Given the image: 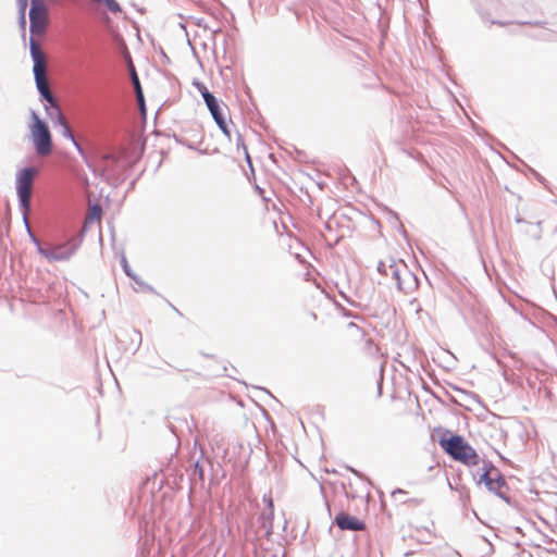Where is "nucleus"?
I'll return each mask as SVG.
<instances>
[{"label": "nucleus", "mask_w": 557, "mask_h": 557, "mask_svg": "<svg viewBox=\"0 0 557 557\" xmlns=\"http://www.w3.org/2000/svg\"><path fill=\"white\" fill-rule=\"evenodd\" d=\"M29 46L30 55L34 62L33 73L36 87L41 97L57 111V121L62 126L63 137L70 139L76 147H78L71 127L65 116L63 115L57 99L50 90L49 82L47 78V55L37 41L32 39Z\"/></svg>", "instance_id": "f257e3e1"}, {"label": "nucleus", "mask_w": 557, "mask_h": 557, "mask_svg": "<svg viewBox=\"0 0 557 557\" xmlns=\"http://www.w3.org/2000/svg\"><path fill=\"white\" fill-rule=\"evenodd\" d=\"M441 447L454 459L466 466H476L480 457L460 435H453L449 438L440 441Z\"/></svg>", "instance_id": "f03ea898"}, {"label": "nucleus", "mask_w": 557, "mask_h": 557, "mask_svg": "<svg viewBox=\"0 0 557 557\" xmlns=\"http://www.w3.org/2000/svg\"><path fill=\"white\" fill-rule=\"evenodd\" d=\"M29 132L37 154L49 156L52 151V135L47 123L35 112L32 113Z\"/></svg>", "instance_id": "7ed1b4c3"}, {"label": "nucleus", "mask_w": 557, "mask_h": 557, "mask_svg": "<svg viewBox=\"0 0 557 557\" xmlns=\"http://www.w3.org/2000/svg\"><path fill=\"white\" fill-rule=\"evenodd\" d=\"M37 175L35 168H25L17 173L16 191L23 211L26 213L30 207L32 188L34 178Z\"/></svg>", "instance_id": "20e7f679"}, {"label": "nucleus", "mask_w": 557, "mask_h": 557, "mask_svg": "<svg viewBox=\"0 0 557 557\" xmlns=\"http://www.w3.org/2000/svg\"><path fill=\"white\" fill-rule=\"evenodd\" d=\"M377 270L382 274L395 278L399 289H405L407 285L412 281V274L408 270L407 265L401 261H395L389 259V263L386 264L384 261L379 262Z\"/></svg>", "instance_id": "39448f33"}, {"label": "nucleus", "mask_w": 557, "mask_h": 557, "mask_svg": "<svg viewBox=\"0 0 557 557\" xmlns=\"http://www.w3.org/2000/svg\"><path fill=\"white\" fill-rule=\"evenodd\" d=\"M30 32L40 35L48 24V12L42 0H32L29 10Z\"/></svg>", "instance_id": "423d86ee"}, {"label": "nucleus", "mask_w": 557, "mask_h": 557, "mask_svg": "<svg viewBox=\"0 0 557 557\" xmlns=\"http://www.w3.org/2000/svg\"><path fill=\"white\" fill-rule=\"evenodd\" d=\"M39 253L50 262L63 261L71 258L74 252L73 247L67 244L53 246L50 248H38Z\"/></svg>", "instance_id": "0eeeda50"}, {"label": "nucleus", "mask_w": 557, "mask_h": 557, "mask_svg": "<svg viewBox=\"0 0 557 557\" xmlns=\"http://www.w3.org/2000/svg\"><path fill=\"white\" fill-rule=\"evenodd\" d=\"M201 94H202L203 100H205L210 113L212 114L214 121L216 122L219 127L225 134H227L226 123L221 113L218 100L211 92L208 91V89L206 87L202 88Z\"/></svg>", "instance_id": "6e6552de"}, {"label": "nucleus", "mask_w": 557, "mask_h": 557, "mask_svg": "<svg viewBox=\"0 0 557 557\" xmlns=\"http://www.w3.org/2000/svg\"><path fill=\"white\" fill-rule=\"evenodd\" d=\"M335 523L341 530L363 531L366 524L355 516L346 512H339L335 517Z\"/></svg>", "instance_id": "1a4fd4ad"}, {"label": "nucleus", "mask_w": 557, "mask_h": 557, "mask_svg": "<svg viewBox=\"0 0 557 557\" xmlns=\"http://www.w3.org/2000/svg\"><path fill=\"white\" fill-rule=\"evenodd\" d=\"M480 482H483L486 487L493 492L498 491L503 485V481L493 466H490V468L484 471L480 478Z\"/></svg>", "instance_id": "9d476101"}, {"label": "nucleus", "mask_w": 557, "mask_h": 557, "mask_svg": "<svg viewBox=\"0 0 557 557\" xmlns=\"http://www.w3.org/2000/svg\"><path fill=\"white\" fill-rule=\"evenodd\" d=\"M344 336H346L351 342H355L362 338L363 332L356 323L349 322L344 330Z\"/></svg>", "instance_id": "9b49d317"}, {"label": "nucleus", "mask_w": 557, "mask_h": 557, "mask_svg": "<svg viewBox=\"0 0 557 557\" xmlns=\"http://www.w3.org/2000/svg\"><path fill=\"white\" fill-rule=\"evenodd\" d=\"M133 82H134V85H135V88H136V94H137L138 101L143 104V102H144L143 91H141V88H140V85H139V81H138V77H137L136 73H133Z\"/></svg>", "instance_id": "f8f14e48"}, {"label": "nucleus", "mask_w": 557, "mask_h": 557, "mask_svg": "<svg viewBox=\"0 0 557 557\" xmlns=\"http://www.w3.org/2000/svg\"><path fill=\"white\" fill-rule=\"evenodd\" d=\"M122 267H123V270L124 272L129 276L132 277L133 280H135L136 282L137 281V277L133 274L132 270H131V267L127 262V260L125 258L122 259Z\"/></svg>", "instance_id": "ddd939ff"}, {"label": "nucleus", "mask_w": 557, "mask_h": 557, "mask_svg": "<svg viewBox=\"0 0 557 557\" xmlns=\"http://www.w3.org/2000/svg\"><path fill=\"white\" fill-rule=\"evenodd\" d=\"M101 216V209L98 206L92 207L90 211V219H97L100 220Z\"/></svg>", "instance_id": "4468645a"}, {"label": "nucleus", "mask_w": 557, "mask_h": 557, "mask_svg": "<svg viewBox=\"0 0 557 557\" xmlns=\"http://www.w3.org/2000/svg\"><path fill=\"white\" fill-rule=\"evenodd\" d=\"M108 8L112 11H119L120 10V7L119 4L115 2V0H106L103 1Z\"/></svg>", "instance_id": "2eb2a0df"}, {"label": "nucleus", "mask_w": 557, "mask_h": 557, "mask_svg": "<svg viewBox=\"0 0 557 557\" xmlns=\"http://www.w3.org/2000/svg\"><path fill=\"white\" fill-rule=\"evenodd\" d=\"M108 8L112 11H119L120 10V7L119 4L115 2V0H106L103 1Z\"/></svg>", "instance_id": "dca6fc26"}, {"label": "nucleus", "mask_w": 557, "mask_h": 557, "mask_svg": "<svg viewBox=\"0 0 557 557\" xmlns=\"http://www.w3.org/2000/svg\"><path fill=\"white\" fill-rule=\"evenodd\" d=\"M17 1L20 3L21 10L24 12L26 7H27V1L28 0H17Z\"/></svg>", "instance_id": "f3484780"}, {"label": "nucleus", "mask_w": 557, "mask_h": 557, "mask_svg": "<svg viewBox=\"0 0 557 557\" xmlns=\"http://www.w3.org/2000/svg\"><path fill=\"white\" fill-rule=\"evenodd\" d=\"M268 505H269V507H270L271 509L273 508V502H272V499H271V498H269V500H268Z\"/></svg>", "instance_id": "a211bd4d"}]
</instances>
